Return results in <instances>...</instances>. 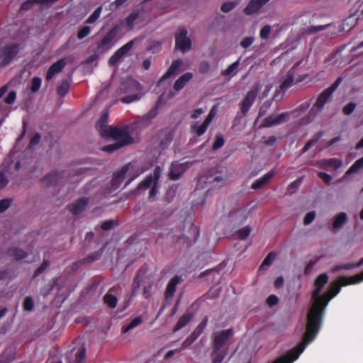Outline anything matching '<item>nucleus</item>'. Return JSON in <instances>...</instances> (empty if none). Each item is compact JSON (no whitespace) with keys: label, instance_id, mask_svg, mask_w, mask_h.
Segmentation results:
<instances>
[{"label":"nucleus","instance_id":"27","mask_svg":"<svg viewBox=\"0 0 363 363\" xmlns=\"http://www.w3.org/2000/svg\"><path fill=\"white\" fill-rule=\"evenodd\" d=\"M163 100H166L164 94L158 98L156 104L150 110V111L143 116V120L145 123H150L151 121L157 116L158 107Z\"/></svg>","mask_w":363,"mask_h":363},{"label":"nucleus","instance_id":"43","mask_svg":"<svg viewBox=\"0 0 363 363\" xmlns=\"http://www.w3.org/2000/svg\"><path fill=\"white\" fill-rule=\"evenodd\" d=\"M108 118V113L107 112H104L102 113L100 119L97 122L96 126L97 128L99 129L100 134L102 136V132L103 130H104L106 128H108L109 125H107V121Z\"/></svg>","mask_w":363,"mask_h":363},{"label":"nucleus","instance_id":"42","mask_svg":"<svg viewBox=\"0 0 363 363\" xmlns=\"http://www.w3.org/2000/svg\"><path fill=\"white\" fill-rule=\"evenodd\" d=\"M323 132L317 133L311 140H309L301 149V153L307 152L322 136Z\"/></svg>","mask_w":363,"mask_h":363},{"label":"nucleus","instance_id":"49","mask_svg":"<svg viewBox=\"0 0 363 363\" xmlns=\"http://www.w3.org/2000/svg\"><path fill=\"white\" fill-rule=\"evenodd\" d=\"M23 307L24 311H31L33 309L34 302L30 296H27L25 298L23 303Z\"/></svg>","mask_w":363,"mask_h":363},{"label":"nucleus","instance_id":"33","mask_svg":"<svg viewBox=\"0 0 363 363\" xmlns=\"http://www.w3.org/2000/svg\"><path fill=\"white\" fill-rule=\"evenodd\" d=\"M267 2V1H249L244 11L247 15L252 14L261 9Z\"/></svg>","mask_w":363,"mask_h":363},{"label":"nucleus","instance_id":"8","mask_svg":"<svg viewBox=\"0 0 363 363\" xmlns=\"http://www.w3.org/2000/svg\"><path fill=\"white\" fill-rule=\"evenodd\" d=\"M188 30L182 27L178 29L175 34V48L179 49L183 53L189 51L191 49V40L187 37Z\"/></svg>","mask_w":363,"mask_h":363},{"label":"nucleus","instance_id":"10","mask_svg":"<svg viewBox=\"0 0 363 363\" xmlns=\"http://www.w3.org/2000/svg\"><path fill=\"white\" fill-rule=\"evenodd\" d=\"M191 72H186L180 76L174 82L173 86L174 91H169L167 95H164L166 100H169L177 95V92L181 91L186 84L192 79Z\"/></svg>","mask_w":363,"mask_h":363},{"label":"nucleus","instance_id":"51","mask_svg":"<svg viewBox=\"0 0 363 363\" xmlns=\"http://www.w3.org/2000/svg\"><path fill=\"white\" fill-rule=\"evenodd\" d=\"M271 33V26L266 25L262 28L259 32V37L262 40H266L269 38Z\"/></svg>","mask_w":363,"mask_h":363},{"label":"nucleus","instance_id":"36","mask_svg":"<svg viewBox=\"0 0 363 363\" xmlns=\"http://www.w3.org/2000/svg\"><path fill=\"white\" fill-rule=\"evenodd\" d=\"M7 254L11 257H13L16 261L21 260L28 255L26 252L18 247L9 249Z\"/></svg>","mask_w":363,"mask_h":363},{"label":"nucleus","instance_id":"37","mask_svg":"<svg viewBox=\"0 0 363 363\" xmlns=\"http://www.w3.org/2000/svg\"><path fill=\"white\" fill-rule=\"evenodd\" d=\"M294 81V72L290 69L287 74L283 82H281L279 88L281 90H286L288 88L291 87L293 85Z\"/></svg>","mask_w":363,"mask_h":363},{"label":"nucleus","instance_id":"4","mask_svg":"<svg viewBox=\"0 0 363 363\" xmlns=\"http://www.w3.org/2000/svg\"><path fill=\"white\" fill-rule=\"evenodd\" d=\"M119 94H125V96L121 97V101L123 104H130L140 100L144 95L143 86L133 77H128L123 79L118 89Z\"/></svg>","mask_w":363,"mask_h":363},{"label":"nucleus","instance_id":"6","mask_svg":"<svg viewBox=\"0 0 363 363\" xmlns=\"http://www.w3.org/2000/svg\"><path fill=\"white\" fill-rule=\"evenodd\" d=\"M21 50V43L16 42H11L0 47V67L9 65L17 57Z\"/></svg>","mask_w":363,"mask_h":363},{"label":"nucleus","instance_id":"54","mask_svg":"<svg viewBox=\"0 0 363 363\" xmlns=\"http://www.w3.org/2000/svg\"><path fill=\"white\" fill-rule=\"evenodd\" d=\"M90 31H91L90 27L85 26L79 30V32L77 33V38L79 40H82V39L84 38L85 37H86L89 34Z\"/></svg>","mask_w":363,"mask_h":363},{"label":"nucleus","instance_id":"5","mask_svg":"<svg viewBox=\"0 0 363 363\" xmlns=\"http://www.w3.org/2000/svg\"><path fill=\"white\" fill-rule=\"evenodd\" d=\"M103 138H113L116 142L121 143L125 145L132 144L133 138L130 136L128 127L117 128L108 126L103 130Z\"/></svg>","mask_w":363,"mask_h":363},{"label":"nucleus","instance_id":"38","mask_svg":"<svg viewBox=\"0 0 363 363\" xmlns=\"http://www.w3.org/2000/svg\"><path fill=\"white\" fill-rule=\"evenodd\" d=\"M208 127V125L203 122L201 125H199L197 122L191 126V133H195L198 137H201L206 131Z\"/></svg>","mask_w":363,"mask_h":363},{"label":"nucleus","instance_id":"1","mask_svg":"<svg viewBox=\"0 0 363 363\" xmlns=\"http://www.w3.org/2000/svg\"><path fill=\"white\" fill-rule=\"evenodd\" d=\"M328 274L323 273L319 274L314 281L315 289L311 294V298L313 303L307 313L306 332L303 334L302 342L287 351L284 355L276 359L272 363H292L298 359L304 350L305 340H307L309 336H311V329L317 323V315L323 299L320 294L325 285L328 283Z\"/></svg>","mask_w":363,"mask_h":363},{"label":"nucleus","instance_id":"24","mask_svg":"<svg viewBox=\"0 0 363 363\" xmlns=\"http://www.w3.org/2000/svg\"><path fill=\"white\" fill-rule=\"evenodd\" d=\"M128 171V165H125L122 169L113 174L111 180V186L114 189H117L122 184L127 172Z\"/></svg>","mask_w":363,"mask_h":363},{"label":"nucleus","instance_id":"3","mask_svg":"<svg viewBox=\"0 0 363 363\" xmlns=\"http://www.w3.org/2000/svg\"><path fill=\"white\" fill-rule=\"evenodd\" d=\"M233 335L232 328L213 333L212 363H222L228 352V348H225L224 346Z\"/></svg>","mask_w":363,"mask_h":363},{"label":"nucleus","instance_id":"55","mask_svg":"<svg viewBox=\"0 0 363 363\" xmlns=\"http://www.w3.org/2000/svg\"><path fill=\"white\" fill-rule=\"evenodd\" d=\"M210 69V64L208 61L203 60L199 63V71L201 74L207 73Z\"/></svg>","mask_w":363,"mask_h":363},{"label":"nucleus","instance_id":"20","mask_svg":"<svg viewBox=\"0 0 363 363\" xmlns=\"http://www.w3.org/2000/svg\"><path fill=\"white\" fill-rule=\"evenodd\" d=\"M162 169L160 167L157 166L155 168V182L152 186L150 188L148 194V199L150 201H155L156 196L159 191V181L161 177Z\"/></svg>","mask_w":363,"mask_h":363},{"label":"nucleus","instance_id":"15","mask_svg":"<svg viewBox=\"0 0 363 363\" xmlns=\"http://www.w3.org/2000/svg\"><path fill=\"white\" fill-rule=\"evenodd\" d=\"M289 118V114L287 112L281 113L277 116L269 115L264 118L262 126L264 128H270L274 125H281L288 121Z\"/></svg>","mask_w":363,"mask_h":363},{"label":"nucleus","instance_id":"35","mask_svg":"<svg viewBox=\"0 0 363 363\" xmlns=\"http://www.w3.org/2000/svg\"><path fill=\"white\" fill-rule=\"evenodd\" d=\"M347 220V215L346 213L341 212L337 214L334 218L333 228L337 230L342 228Z\"/></svg>","mask_w":363,"mask_h":363},{"label":"nucleus","instance_id":"34","mask_svg":"<svg viewBox=\"0 0 363 363\" xmlns=\"http://www.w3.org/2000/svg\"><path fill=\"white\" fill-rule=\"evenodd\" d=\"M113 291V288L110 289L103 298L104 302L111 308H116L118 303L116 296L112 294Z\"/></svg>","mask_w":363,"mask_h":363},{"label":"nucleus","instance_id":"17","mask_svg":"<svg viewBox=\"0 0 363 363\" xmlns=\"http://www.w3.org/2000/svg\"><path fill=\"white\" fill-rule=\"evenodd\" d=\"M65 59H60L53 63L48 69L45 79L47 81L51 80L57 74L60 73L66 66Z\"/></svg>","mask_w":363,"mask_h":363},{"label":"nucleus","instance_id":"48","mask_svg":"<svg viewBox=\"0 0 363 363\" xmlns=\"http://www.w3.org/2000/svg\"><path fill=\"white\" fill-rule=\"evenodd\" d=\"M250 233L251 228L247 225L239 229L237 232V235L240 240H245L250 235Z\"/></svg>","mask_w":363,"mask_h":363},{"label":"nucleus","instance_id":"21","mask_svg":"<svg viewBox=\"0 0 363 363\" xmlns=\"http://www.w3.org/2000/svg\"><path fill=\"white\" fill-rule=\"evenodd\" d=\"M187 166L184 163L173 162L171 165V169L169 172V177L170 179L177 180L180 178L182 174L186 170Z\"/></svg>","mask_w":363,"mask_h":363},{"label":"nucleus","instance_id":"28","mask_svg":"<svg viewBox=\"0 0 363 363\" xmlns=\"http://www.w3.org/2000/svg\"><path fill=\"white\" fill-rule=\"evenodd\" d=\"M62 172H53L45 175L41 182L46 186H50L55 185L59 182L60 179L62 177Z\"/></svg>","mask_w":363,"mask_h":363},{"label":"nucleus","instance_id":"31","mask_svg":"<svg viewBox=\"0 0 363 363\" xmlns=\"http://www.w3.org/2000/svg\"><path fill=\"white\" fill-rule=\"evenodd\" d=\"M363 265V257L357 263H345L335 265L332 267L331 272H336L341 269L350 270Z\"/></svg>","mask_w":363,"mask_h":363},{"label":"nucleus","instance_id":"25","mask_svg":"<svg viewBox=\"0 0 363 363\" xmlns=\"http://www.w3.org/2000/svg\"><path fill=\"white\" fill-rule=\"evenodd\" d=\"M180 281L181 277L176 275L168 282L164 294L167 300L171 299L173 297L177 289V286Z\"/></svg>","mask_w":363,"mask_h":363},{"label":"nucleus","instance_id":"22","mask_svg":"<svg viewBox=\"0 0 363 363\" xmlns=\"http://www.w3.org/2000/svg\"><path fill=\"white\" fill-rule=\"evenodd\" d=\"M248 216V213H246V208L241 207L237 210H234L229 213V217L232 221H235L240 224L244 223Z\"/></svg>","mask_w":363,"mask_h":363},{"label":"nucleus","instance_id":"47","mask_svg":"<svg viewBox=\"0 0 363 363\" xmlns=\"http://www.w3.org/2000/svg\"><path fill=\"white\" fill-rule=\"evenodd\" d=\"M41 83H42V79L40 77H34L31 79V86H30L31 91L33 93L37 92L40 88Z\"/></svg>","mask_w":363,"mask_h":363},{"label":"nucleus","instance_id":"45","mask_svg":"<svg viewBox=\"0 0 363 363\" xmlns=\"http://www.w3.org/2000/svg\"><path fill=\"white\" fill-rule=\"evenodd\" d=\"M125 146V145L116 142L113 144H110L106 146H104L102 148V150L106 152H113L114 151L121 148L122 147Z\"/></svg>","mask_w":363,"mask_h":363},{"label":"nucleus","instance_id":"57","mask_svg":"<svg viewBox=\"0 0 363 363\" xmlns=\"http://www.w3.org/2000/svg\"><path fill=\"white\" fill-rule=\"evenodd\" d=\"M255 41L253 37H245L240 42V46L245 49L248 48Z\"/></svg>","mask_w":363,"mask_h":363},{"label":"nucleus","instance_id":"50","mask_svg":"<svg viewBox=\"0 0 363 363\" xmlns=\"http://www.w3.org/2000/svg\"><path fill=\"white\" fill-rule=\"evenodd\" d=\"M224 143H225V140H224V138H223V136L217 135L216 136L215 141L212 145V149L213 150H217L221 148L224 145Z\"/></svg>","mask_w":363,"mask_h":363},{"label":"nucleus","instance_id":"53","mask_svg":"<svg viewBox=\"0 0 363 363\" xmlns=\"http://www.w3.org/2000/svg\"><path fill=\"white\" fill-rule=\"evenodd\" d=\"M11 200L9 199H4L0 200V213L6 211L11 206Z\"/></svg>","mask_w":363,"mask_h":363},{"label":"nucleus","instance_id":"61","mask_svg":"<svg viewBox=\"0 0 363 363\" xmlns=\"http://www.w3.org/2000/svg\"><path fill=\"white\" fill-rule=\"evenodd\" d=\"M315 211H310V212L307 213L303 219L304 225H306L310 224L315 219Z\"/></svg>","mask_w":363,"mask_h":363},{"label":"nucleus","instance_id":"39","mask_svg":"<svg viewBox=\"0 0 363 363\" xmlns=\"http://www.w3.org/2000/svg\"><path fill=\"white\" fill-rule=\"evenodd\" d=\"M143 323V318L140 316H137L134 318L130 323H128L126 325L123 326L122 328V333H126L130 330L136 328L140 324Z\"/></svg>","mask_w":363,"mask_h":363},{"label":"nucleus","instance_id":"58","mask_svg":"<svg viewBox=\"0 0 363 363\" xmlns=\"http://www.w3.org/2000/svg\"><path fill=\"white\" fill-rule=\"evenodd\" d=\"M85 358V349L79 350L75 354V363H82Z\"/></svg>","mask_w":363,"mask_h":363},{"label":"nucleus","instance_id":"32","mask_svg":"<svg viewBox=\"0 0 363 363\" xmlns=\"http://www.w3.org/2000/svg\"><path fill=\"white\" fill-rule=\"evenodd\" d=\"M274 172L272 171L267 172L262 177L257 179L252 184V189H259L263 187L272 177Z\"/></svg>","mask_w":363,"mask_h":363},{"label":"nucleus","instance_id":"26","mask_svg":"<svg viewBox=\"0 0 363 363\" xmlns=\"http://www.w3.org/2000/svg\"><path fill=\"white\" fill-rule=\"evenodd\" d=\"M155 182V169L152 174L147 175L142 182H140L135 191V194H140L142 191H146L147 189L151 188Z\"/></svg>","mask_w":363,"mask_h":363},{"label":"nucleus","instance_id":"40","mask_svg":"<svg viewBox=\"0 0 363 363\" xmlns=\"http://www.w3.org/2000/svg\"><path fill=\"white\" fill-rule=\"evenodd\" d=\"M69 88L70 84L68 80L63 79L57 88V93L60 96L63 97L69 92Z\"/></svg>","mask_w":363,"mask_h":363},{"label":"nucleus","instance_id":"41","mask_svg":"<svg viewBox=\"0 0 363 363\" xmlns=\"http://www.w3.org/2000/svg\"><path fill=\"white\" fill-rule=\"evenodd\" d=\"M239 65L240 60H238L237 61L234 62L230 65H229L227 69L223 70L221 72V74L225 77L230 75L234 76L237 73V69Z\"/></svg>","mask_w":363,"mask_h":363},{"label":"nucleus","instance_id":"60","mask_svg":"<svg viewBox=\"0 0 363 363\" xmlns=\"http://www.w3.org/2000/svg\"><path fill=\"white\" fill-rule=\"evenodd\" d=\"M356 104L354 102H350L343 108V113L345 115L351 114L355 109Z\"/></svg>","mask_w":363,"mask_h":363},{"label":"nucleus","instance_id":"44","mask_svg":"<svg viewBox=\"0 0 363 363\" xmlns=\"http://www.w3.org/2000/svg\"><path fill=\"white\" fill-rule=\"evenodd\" d=\"M362 168H363V157L354 162L346 172V174L348 175L357 172Z\"/></svg>","mask_w":363,"mask_h":363},{"label":"nucleus","instance_id":"63","mask_svg":"<svg viewBox=\"0 0 363 363\" xmlns=\"http://www.w3.org/2000/svg\"><path fill=\"white\" fill-rule=\"evenodd\" d=\"M328 25L325 26H311L308 28V33H315L322 30H325L328 28Z\"/></svg>","mask_w":363,"mask_h":363},{"label":"nucleus","instance_id":"11","mask_svg":"<svg viewBox=\"0 0 363 363\" xmlns=\"http://www.w3.org/2000/svg\"><path fill=\"white\" fill-rule=\"evenodd\" d=\"M135 40H130L126 44L121 47L108 60L111 66H113L123 58L133 48Z\"/></svg>","mask_w":363,"mask_h":363},{"label":"nucleus","instance_id":"2","mask_svg":"<svg viewBox=\"0 0 363 363\" xmlns=\"http://www.w3.org/2000/svg\"><path fill=\"white\" fill-rule=\"evenodd\" d=\"M362 281L363 272L352 277L341 276L339 277L335 281L331 282L329 289L322 295V298L323 299L317 315V323L311 329V336H309L307 340H305V347L311 342L318 335L322 325L326 307L330 300L340 293L342 286L356 284Z\"/></svg>","mask_w":363,"mask_h":363},{"label":"nucleus","instance_id":"30","mask_svg":"<svg viewBox=\"0 0 363 363\" xmlns=\"http://www.w3.org/2000/svg\"><path fill=\"white\" fill-rule=\"evenodd\" d=\"M193 316L194 315L192 313H186L182 315L174 325L173 332L175 333L185 327L192 320Z\"/></svg>","mask_w":363,"mask_h":363},{"label":"nucleus","instance_id":"46","mask_svg":"<svg viewBox=\"0 0 363 363\" xmlns=\"http://www.w3.org/2000/svg\"><path fill=\"white\" fill-rule=\"evenodd\" d=\"M101 6H99L98 8H96L95 11L93 12V13L86 19V23H94V22H96L101 15Z\"/></svg>","mask_w":363,"mask_h":363},{"label":"nucleus","instance_id":"52","mask_svg":"<svg viewBox=\"0 0 363 363\" xmlns=\"http://www.w3.org/2000/svg\"><path fill=\"white\" fill-rule=\"evenodd\" d=\"M235 6V1H225L222 4L220 9L222 11L227 13L233 10Z\"/></svg>","mask_w":363,"mask_h":363},{"label":"nucleus","instance_id":"9","mask_svg":"<svg viewBox=\"0 0 363 363\" xmlns=\"http://www.w3.org/2000/svg\"><path fill=\"white\" fill-rule=\"evenodd\" d=\"M342 81V78L341 77H339L330 87L327 88L322 93H320L318 96L315 103L314 104V106H315L318 109L323 108L325 104L330 99L333 94L339 85L341 84Z\"/></svg>","mask_w":363,"mask_h":363},{"label":"nucleus","instance_id":"19","mask_svg":"<svg viewBox=\"0 0 363 363\" xmlns=\"http://www.w3.org/2000/svg\"><path fill=\"white\" fill-rule=\"evenodd\" d=\"M119 30V26H114L101 40L99 47L101 48H106L116 38Z\"/></svg>","mask_w":363,"mask_h":363},{"label":"nucleus","instance_id":"29","mask_svg":"<svg viewBox=\"0 0 363 363\" xmlns=\"http://www.w3.org/2000/svg\"><path fill=\"white\" fill-rule=\"evenodd\" d=\"M318 163L319 167L323 169L333 167L335 169H337L342 165V160L338 158L323 159L320 160Z\"/></svg>","mask_w":363,"mask_h":363},{"label":"nucleus","instance_id":"64","mask_svg":"<svg viewBox=\"0 0 363 363\" xmlns=\"http://www.w3.org/2000/svg\"><path fill=\"white\" fill-rule=\"evenodd\" d=\"M318 176L319 178L322 179L327 184H329L331 182L332 177L323 172H318Z\"/></svg>","mask_w":363,"mask_h":363},{"label":"nucleus","instance_id":"62","mask_svg":"<svg viewBox=\"0 0 363 363\" xmlns=\"http://www.w3.org/2000/svg\"><path fill=\"white\" fill-rule=\"evenodd\" d=\"M41 136L40 133H36L30 140L29 148H33L34 146L38 145L40 140Z\"/></svg>","mask_w":363,"mask_h":363},{"label":"nucleus","instance_id":"59","mask_svg":"<svg viewBox=\"0 0 363 363\" xmlns=\"http://www.w3.org/2000/svg\"><path fill=\"white\" fill-rule=\"evenodd\" d=\"M275 257H276V255L274 254V252H269L267 255V257L264 259V260L261 264V267L270 265L272 260L275 258Z\"/></svg>","mask_w":363,"mask_h":363},{"label":"nucleus","instance_id":"18","mask_svg":"<svg viewBox=\"0 0 363 363\" xmlns=\"http://www.w3.org/2000/svg\"><path fill=\"white\" fill-rule=\"evenodd\" d=\"M89 199L86 197L79 199L75 202L70 203L67 208L68 210L74 215L81 213L89 204Z\"/></svg>","mask_w":363,"mask_h":363},{"label":"nucleus","instance_id":"7","mask_svg":"<svg viewBox=\"0 0 363 363\" xmlns=\"http://www.w3.org/2000/svg\"><path fill=\"white\" fill-rule=\"evenodd\" d=\"M147 1H142L143 4L140 9L134 10L131 12L122 22L121 24H125L128 30H133L135 23H143L147 19L146 11L143 3Z\"/></svg>","mask_w":363,"mask_h":363},{"label":"nucleus","instance_id":"14","mask_svg":"<svg viewBox=\"0 0 363 363\" xmlns=\"http://www.w3.org/2000/svg\"><path fill=\"white\" fill-rule=\"evenodd\" d=\"M135 40H130L126 44L121 47L108 60L111 66H113L123 58L133 48Z\"/></svg>","mask_w":363,"mask_h":363},{"label":"nucleus","instance_id":"23","mask_svg":"<svg viewBox=\"0 0 363 363\" xmlns=\"http://www.w3.org/2000/svg\"><path fill=\"white\" fill-rule=\"evenodd\" d=\"M183 63L182 60L181 59H177L172 61L171 65L168 68L167 71L165 72V74L160 78V82H162L169 77L176 74L178 72L179 68L181 67Z\"/></svg>","mask_w":363,"mask_h":363},{"label":"nucleus","instance_id":"56","mask_svg":"<svg viewBox=\"0 0 363 363\" xmlns=\"http://www.w3.org/2000/svg\"><path fill=\"white\" fill-rule=\"evenodd\" d=\"M16 99V91H11L9 94L5 97L4 101L7 104H12Z\"/></svg>","mask_w":363,"mask_h":363},{"label":"nucleus","instance_id":"13","mask_svg":"<svg viewBox=\"0 0 363 363\" xmlns=\"http://www.w3.org/2000/svg\"><path fill=\"white\" fill-rule=\"evenodd\" d=\"M135 40H130L126 44L121 47L108 60L111 66H113L123 58L133 48Z\"/></svg>","mask_w":363,"mask_h":363},{"label":"nucleus","instance_id":"12","mask_svg":"<svg viewBox=\"0 0 363 363\" xmlns=\"http://www.w3.org/2000/svg\"><path fill=\"white\" fill-rule=\"evenodd\" d=\"M135 40H130L126 44L121 47L108 60L111 66H113L123 58L133 48Z\"/></svg>","mask_w":363,"mask_h":363},{"label":"nucleus","instance_id":"16","mask_svg":"<svg viewBox=\"0 0 363 363\" xmlns=\"http://www.w3.org/2000/svg\"><path fill=\"white\" fill-rule=\"evenodd\" d=\"M257 88L250 90L240 103V111L242 115H245L254 104L257 95Z\"/></svg>","mask_w":363,"mask_h":363}]
</instances>
